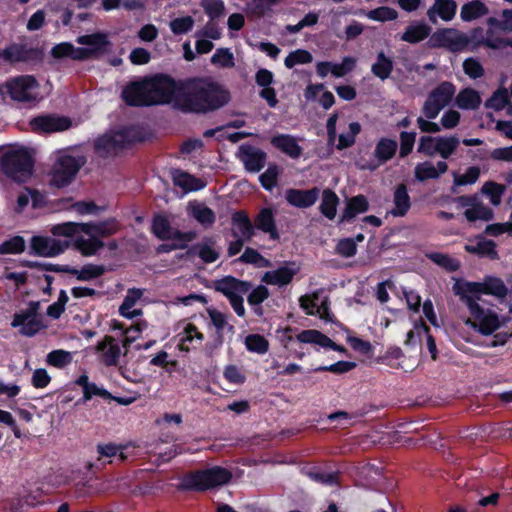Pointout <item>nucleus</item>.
<instances>
[{
  "instance_id": "34",
  "label": "nucleus",
  "mask_w": 512,
  "mask_h": 512,
  "mask_svg": "<svg viewBox=\"0 0 512 512\" xmlns=\"http://www.w3.org/2000/svg\"><path fill=\"white\" fill-rule=\"evenodd\" d=\"M73 246L83 256H92L104 246V243L94 235H88V238L78 236L73 242Z\"/></svg>"
},
{
  "instance_id": "51",
  "label": "nucleus",
  "mask_w": 512,
  "mask_h": 512,
  "mask_svg": "<svg viewBox=\"0 0 512 512\" xmlns=\"http://www.w3.org/2000/svg\"><path fill=\"white\" fill-rule=\"evenodd\" d=\"M505 190L504 185L488 181L482 186L481 192L490 198L493 205L498 206L501 203V198Z\"/></svg>"
},
{
  "instance_id": "43",
  "label": "nucleus",
  "mask_w": 512,
  "mask_h": 512,
  "mask_svg": "<svg viewBox=\"0 0 512 512\" xmlns=\"http://www.w3.org/2000/svg\"><path fill=\"white\" fill-rule=\"evenodd\" d=\"M464 215L469 222L477 220L489 221L493 218V211L478 199L474 206L469 210H465Z\"/></svg>"
},
{
  "instance_id": "45",
  "label": "nucleus",
  "mask_w": 512,
  "mask_h": 512,
  "mask_svg": "<svg viewBox=\"0 0 512 512\" xmlns=\"http://www.w3.org/2000/svg\"><path fill=\"white\" fill-rule=\"evenodd\" d=\"M51 54L55 58H63L70 57L72 59H86L87 51H82V49L75 48L70 43H60L53 47Z\"/></svg>"
},
{
  "instance_id": "2",
  "label": "nucleus",
  "mask_w": 512,
  "mask_h": 512,
  "mask_svg": "<svg viewBox=\"0 0 512 512\" xmlns=\"http://www.w3.org/2000/svg\"><path fill=\"white\" fill-rule=\"evenodd\" d=\"M230 101V93L222 86L203 78L178 82L176 108L184 112L206 113Z\"/></svg>"
},
{
  "instance_id": "31",
  "label": "nucleus",
  "mask_w": 512,
  "mask_h": 512,
  "mask_svg": "<svg viewBox=\"0 0 512 512\" xmlns=\"http://www.w3.org/2000/svg\"><path fill=\"white\" fill-rule=\"evenodd\" d=\"M33 54L34 51L25 45L13 44L0 51V58L7 62L15 63L27 61Z\"/></svg>"
},
{
  "instance_id": "48",
  "label": "nucleus",
  "mask_w": 512,
  "mask_h": 512,
  "mask_svg": "<svg viewBox=\"0 0 512 512\" xmlns=\"http://www.w3.org/2000/svg\"><path fill=\"white\" fill-rule=\"evenodd\" d=\"M241 263L252 264L258 268H267L271 262L264 258L257 250L247 247L238 259Z\"/></svg>"
},
{
  "instance_id": "32",
  "label": "nucleus",
  "mask_w": 512,
  "mask_h": 512,
  "mask_svg": "<svg viewBox=\"0 0 512 512\" xmlns=\"http://www.w3.org/2000/svg\"><path fill=\"white\" fill-rule=\"evenodd\" d=\"M255 227L264 233H268L271 239H278L279 234L275 225L272 210L269 208L262 209L255 218Z\"/></svg>"
},
{
  "instance_id": "9",
  "label": "nucleus",
  "mask_w": 512,
  "mask_h": 512,
  "mask_svg": "<svg viewBox=\"0 0 512 512\" xmlns=\"http://www.w3.org/2000/svg\"><path fill=\"white\" fill-rule=\"evenodd\" d=\"M469 37L454 28H443L435 31L428 44L432 48H445L451 52L463 51L469 44Z\"/></svg>"
},
{
  "instance_id": "50",
  "label": "nucleus",
  "mask_w": 512,
  "mask_h": 512,
  "mask_svg": "<svg viewBox=\"0 0 512 512\" xmlns=\"http://www.w3.org/2000/svg\"><path fill=\"white\" fill-rule=\"evenodd\" d=\"M72 353L65 350H53L48 353L46 362L56 368H64L72 362Z\"/></svg>"
},
{
  "instance_id": "30",
  "label": "nucleus",
  "mask_w": 512,
  "mask_h": 512,
  "mask_svg": "<svg viewBox=\"0 0 512 512\" xmlns=\"http://www.w3.org/2000/svg\"><path fill=\"white\" fill-rule=\"evenodd\" d=\"M143 296V290L138 288H132L127 291V294L123 300V303L119 307V313L129 319L140 316L142 314V310L133 309L136 302L140 300Z\"/></svg>"
},
{
  "instance_id": "42",
  "label": "nucleus",
  "mask_w": 512,
  "mask_h": 512,
  "mask_svg": "<svg viewBox=\"0 0 512 512\" xmlns=\"http://www.w3.org/2000/svg\"><path fill=\"white\" fill-rule=\"evenodd\" d=\"M488 7L477 0L466 3L461 8L460 16L464 21H471L488 14Z\"/></svg>"
},
{
  "instance_id": "37",
  "label": "nucleus",
  "mask_w": 512,
  "mask_h": 512,
  "mask_svg": "<svg viewBox=\"0 0 512 512\" xmlns=\"http://www.w3.org/2000/svg\"><path fill=\"white\" fill-rule=\"evenodd\" d=\"M294 274L292 269L281 267L277 270L266 272L262 277V281L270 285L283 286L292 281Z\"/></svg>"
},
{
  "instance_id": "54",
  "label": "nucleus",
  "mask_w": 512,
  "mask_h": 512,
  "mask_svg": "<svg viewBox=\"0 0 512 512\" xmlns=\"http://www.w3.org/2000/svg\"><path fill=\"white\" fill-rule=\"evenodd\" d=\"M361 131V125L358 122H351L349 124V133L341 134L339 136L337 149L343 150L345 148L351 147L355 143V137Z\"/></svg>"
},
{
  "instance_id": "6",
  "label": "nucleus",
  "mask_w": 512,
  "mask_h": 512,
  "mask_svg": "<svg viewBox=\"0 0 512 512\" xmlns=\"http://www.w3.org/2000/svg\"><path fill=\"white\" fill-rule=\"evenodd\" d=\"M149 105L172 102L176 107L178 83L168 76L145 79Z\"/></svg>"
},
{
  "instance_id": "18",
  "label": "nucleus",
  "mask_w": 512,
  "mask_h": 512,
  "mask_svg": "<svg viewBox=\"0 0 512 512\" xmlns=\"http://www.w3.org/2000/svg\"><path fill=\"white\" fill-rule=\"evenodd\" d=\"M231 223V234L233 237H239L247 241H251L255 234V227L244 211L233 213Z\"/></svg>"
},
{
  "instance_id": "47",
  "label": "nucleus",
  "mask_w": 512,
  "mask_h": 512,
  "mask_svg": "<svg viewBox=\"0 0 512 512\" xmlns=\"http://www.w3.org/2000/svg\"><path fill=\"white\" fill-rule=\"evenodd\" d=\"M460 144V141L455 136H438L437 137V154L442 159H448L454 154Z\"/></svg>"
},
{
  "instance_id": "17",
  "label": "nucleus",
  "mask_w": 512,
  "mask_h": 512,
  "mask_svg": "<svg viewBox=\"0 0 512 512\" xmlns=\"http://www.w3.org/2000/svg\"><path fill=\"white\" fill-rule=\"evenodd\" d=\"M123 100L130 106H149L146 81L133 82L122 91Z\"/></svg>"
},
{
  "instance_id": "64",
  "label": "nucleus",
  "mask_w": 512,
  "mask_h": 512,
  "mask_svg": "<svg viewBox=\"0 0 512 512\" xmlns=\"http://www.w3.org/2000/svg\"><path fill=\"white\" fill-rule=\"evenodd\" d=\"M25 242L22 237L16 236L0 245L1 254L20 253L24 251Z\"/></svg>"
},
{
  "instance_id": "8",
  "label": "nucleus",
  "mask_w": 512,
  "mask_h": 512,
  "mask_svg": "<svg viewBox=\"0 0 512 512\" xmlns=\"http://www.w3.org/2000/svg\"><path fill=\"white\" fill-rule=\"evenodd\" d=\"M456 92L455 86L448 81L440 83L425 100L422 112L427 119H435L440 111L449 105Z\"/></svg>"
},
{
  "instance_id": "53",
  "label": "nucleus",
  "mask_w": 512,
  "mask_h": 512,
  "mask_svg": "<svg viewBox=\"0 0 512 512\" xmlns=\"http://www.w3.org/2000/svg\"><path fill=\"white\" fill-rule=\"evenodd\" d=\"M84 223L66 222L55 225L51 228V233L54 236L72 237L79 232H82Z\"/></svg>"
},
{
  "instance_id": "46",
  "label": "nucleus",
  "mask_w": 512,
  "mask_h": 512,
  "mask_svg": "<svg viewBox=\"0 0 512 512\" xmlns=\"http://www.w3.org/2000/svg\"><path fill=\"white\" fill-rule=\"evenodd\" d=\"M392 70L393 61L391 58L387 57L383 52L378 53L377 61L371 67L372 73L381 80H385L390 77Z\"/></svg>"
},
{
  "instance_id": "7",
  "label": "nucleus",
  "mask_w": 512,
  "mask_h": 512,
  "mask_svg": "<svg viewBox=\"0 0 512 512\" xmlns=\"http://www.w3.org/2000/svg\"><path fill=\"white\" fill-rule=\"evenodd\" d=\"M11 326L19 328L20 334L32 337L45 328L43 316L40 313V302L32 301L28 307L14 315Z\"/></svg>"
},
{
  "instance_id": "29",
  "label": "nucleus",
  "mask_w": 512,
  "mask_h": 512,
  "mask_svg": "<svg viewBox=\"0 0 512 512\" xmlns=\"http://www.w3.org/2000/svg\"><path fill=\"white\" fill-rule=\"evenodd\" d=\"M271 143L293 159L299 158L302 154V148L298 145L296 139L290 135L275 136L272 138Z\"/></svg>"
},
{
  "instance_id": "20",
  "label": "nucleus",
  "mask_w": 512,
  "mask_h": 512,
  "mask_svg": "<svg viewBox=\"0 0 512 512\" xmlns=\"http://www.w3.org/2000/svg\"><path fill=\"white\" fill-rule=\"evenodd\" d=\"M457 4L454 0H435L428 9L427 17L433 24L437 23V16L444 21H450L456 14Z\"/></svg>"
},
{
  "instance_id": "44",
  "label": "nucleus",
  "mask_w": 512,
  "mask_h": 512,
  "mask_svg": "<svg viewBox=\"0 0 512 512\" xmlns=\"http://www.w3.org/2000/svg\"><path fill=\"white\" fill-rule=\"evenodd\" d=\"M207 313H208L213 325L215 326V328L217 330V338L215 340L214 348H219L223 343V334H222L223 328L225 326H228L229 330H233V326L228 325L226 316L222 312H220L216 309H213V308H209V309H207Z\"/></svg>"
},
{
  "instance_id": "39",
  "label": "nucleus",
  "mask_w": 512,
  "mask_h": 512,
  "mask_svg": "<svg viewBox=\"0 0 512 512\" xmlns=\"http://www.w3.org/2000/svg\"><path fill=\"white\" fill-rule=\"evenodd\" d=\"M339 198L335 192L325 189L322 194V201L319 206L321 213L330 220H333L337 213Z\"/></svg>"
},
{
  "instance_id": "15",
  "label": "nucleus",
  "mask_w": 512,
  "mask_h": 512,
  "mask_svg": "<svg viewBox=\"0 0 512 512\" xmlns=\"http://www.w3.org/2000/svg\"><path fill=\"white\" fill-rule=\"evenodd\" d=\"M238 156L249 172H259L266 163L267 155L264 151L251 145H241Z\"/></svg>"
},
{
  "instance_id": "36",
  "label": "nucleus",
  "mask_w": 512,
  "mask_h": 512,
  "mask_svg": "<svg viewBox=\"0 0 512 512\" xmlns=\"http://www.w3.org/2000/svg\"><path fill=\"white\" fill-rule=\"evenodd\" d=\"M173 182L176 186L183 188L185 191L199 190L204 187V183L192 175L181 170H173L171 172Z\"/></svg>"
},
{
  "instance_id": "4",
  "label": "nucleus",
  "mask_w": 512,
  "mask_h": 512,
  "mask_svg": "<svg viewBox=\"0 0 512 512\" xmlns=\"http://www.w3.org/2000/svg\"><path fill=\"white\" fill-rule=\"evenodd\" d=\"M0 161L3 173L16 182H25L32 174L33 161L26 149H10Z\"/></svg>"
},
{
  "instance_id": "22",
  "label": "nucleus",
  "mask_w": 512,
  "mask_h": 512,
  "mask_svg": "<svg viewBox=\"0 0 512 512\" xmlns=\"http://www.w3.org/2000/svg\"><path fill=\"white\" fill-rule=\"evenodd\" d=\"M398 144L395 140L389 138H381L376 144L374 155L378 160V164L363 166V169L374 170L380 164H383L390 160L397 151Z\"/></svg>"
},
{
  "instance_id": "3",
  "label": "nucleus",
  "mask_w": 512,
  "mask_h": 512,
  "mask_svg": "<svg viewBox=\"0 0 512 512\" xmlns=\"http://www.w3.org/2000/svg\"><path fill=\"white\" fill-rule=\"evenodd\" d=\"M231 477L227 469L213 467L185 476L178 485V489L204 491L228 483Z\"/></svg>"
},
{
  "instance_id": "1",
  "label": "nucleus",
  "mask_w": 512,
  "mask_h": 512,
  "mask_svg": "<svg viewBox=\"0 0 512 512\" xmlns=\"http://www.w3.org/2000/svg\"><path fill=\"white\" fill-rule=\"evenodd\" d=\"M453 290L466 305L470 313V316L464 320L465 325L481 335H492L509 321V318L501 320L496 312L491 309H485L480 305L483 294L494 296L499 300L506 298L508 288L502 279L488 276L482 282L457 283L454 285Z\"/></svg>"
},
{
  "instance_id": "59",
  "label": "nucleus",
  "mask_w": 512,
  "mask_h": 512,
  "mask_svg": "<svg viewBox=\"0 0 512 512\" xmlns=\"http://www.w3.org/2000/svg\"><path fill=\"white\" fill-rule=\"evenodd\" d=\"M194 26L191 16L175 18L170 22V29L175 35L188 33Z\"/></svg>"
},
{
  "instance_id": "21",
  "label": "nucleus",
  "mask_w": 512,
  "mask_h": 512,
  "mask_svg": "<svg viewBox=\"0 0 512 512\" xmlns=\"http://www.w3.org/2000/svg\"><path fill=\"white\" fill-rule=\"evenodd\" d=\"M447 170L448 165L445 161H438L436 165L425 161L416 165L414 176L416 180L424 182L429 179H438L442 174L446 173Z\"/></svg>"
},
{
  "instance_id": "16",
  "label": "nucleus",
  "mask_w": 512,
  "mask_h": 512,
  "mask_svg": "<svg viewBox=\"0 0 512 512\" xmlns=\"http://www.w3.org/2000/svg\"><path fill=\"white\" fill-rule=\"evenodd\" d=\"M32 129L37 132H58L70 127L71 122L68 118L44 115L31 120Z\"/></svg>"
},
{
  "instance_id": "10",
  "label": "nucleus",
  "mask_w": 512,
  "mask_h": 512,
  "mask_svg": "<svg viewBox=\"0 0 512 512\" xmlns=\"http://www.w3.org/2000/svg\"><path fill=\"white\" fill-rule=\"evenodd\" d=\"M83 164L82 158L69 155L59 157L52 169V183L57 187L68 185Z\"/></svg>"
},
{
  "instance_id": "56",
  "label": "nucleus",
  "mask_w": 512,
  "mask_h": 512,
  "mask_svg": "<svg viewBox=\"0 0 512 512\" xmlns=\"http://www.w3.org/2000/svg\"><path fill=\"white\" fill-rule=\"evenodd\" d=\"M313 57L310 52L302 49L295 50L291 52L286 58H285V66L287 68H292L296 64H307L312 62Z\"/></svg>"
},
{
  "instance_id": "38",
  "label": "nucleus",
  "mask_w": 512,
  "mask_h": 512,
  "mask_svg": "<svg viewBox=\"0 0 512 512\" xmlns=\"http://www.w3.org/2000/svg\"><path fill=\"white\" fill-rule=\"evenodd\" d=\"M369 209V204L365 196L357 195L350 198L347 202L346 209L342 215L341 221H349L357 214L364 213Z\"/></svg>"
},
{
  "instance_id": "11",
  "label": "nucleus",
  "mask_w": 512,
  "mask_h": 512,
  "mask_svg": "<svg viewBox=\"0 0 512 512\" xmlns=\"http://www.w3.org/2000/svg\"><path fill=\"white\" fill-rule=\"evenodd\" d=\"M130 142L131 138L127 131H117L99 137L94 146L100 156L107 157L116 154Z\"/></svg>"
},
{
  "instance_id": "40",
  "label": "nucleus",
  "mask_w": 512,
  "mask_h": 512,
  "mask_svg": "<svg viewBox=\"0 0 512 512\" xmlns=\"http://www.w3.org/2000/svg\"><path fill=\"white\" fill-rule=\"evenodd\" d=\"M64 270L66 273L75 275L77 279L81 281H89L103 275L105 272L103 266L94 264L85 265L81 270L66 266Z\"/></svg>"
},
{
  "instance_id": "24",
  "label": "nucleus",
  "mask_w": 512,
  "mask_h": 512,
  "mask_svg": "<svg viewBox=\"0 0 512 512\" xmlns=\"http://www.w3.org/2000/svg\"><path fill=\"white\" fill-rule=\"evenodd\" d=\"M119 230V224L115 219H108L98 223H84L82 232L86 235H94L98 237H109L114 235Z\"/></svg>"
},
{
  "instance_id": "58",
  "label": "nucleus",
  "mask_w": 512,
  "mask_h": 512,
  "mask_svg": "<svg viewBox=\"0 0 512 512\" xmlns=\"http://www.w3.org/2000/svg\"><path fill=\"white\" fill-rule=\"evenodd\" d=\"M480 176V169L476 166L469 167L464 174H454L453 183L455 186L474 184Z\"/></svg>"
},
{
  "instance_id": "52",
  "label": "nucleus",
  "mask_w": 512,
  "mask_h": 512,
  "mask_svg": "<svg viewBox=\"0 0 512 512\" xmlns=\"http://www.w3.org/2000/svg\"><path fill=\"white\" fill-rule=\"evenodd\" d=\"M192 216L202 225L211 226L215 222L214 212L203 205L197 204L191 207Z\"/></svg>"
},
{
  "instance_id": "62",
  "label": "nucleus",
  "mask_w": 512,
  "mask_h": 512,
  "mask_svg": "<svg viewBox=\"0 0 512 512\" xmlns=\"http://www.w3.org/2000/svg\"><path fill=\"white\" fill-rule=\"evenodd\" d=\"M335 251L338 255L349 258L356 254L357 246L355 240L352 238H344L341 239L335 248Z\"/></svg>"
},
{
  "instance_id": "41",
  "label": "nucleus",
  "mask_w": 512,
  "mask_h": 512,
  "mask_svg": "<svg viewBox=\"0 0 512 512\" xmlns=\"http://www.w3.org/2000/svg\"><path fill=\"white\" fill-rule=\"evenodd\" d=\"M456 104L461 109H477L481 103L478 92L471 88H466L456 96Z\"/></svg>"
},
{
  "instance_id": "19",
  "label": "nucleus",
  "mask_w": 512,
  "mask_h": 512,
  "mask_svg": "<svg viewBox=\"0 0 512 512\" xmlns=\"http://www.w3.org/2000/svg\"><path fill=\"white\" fill-rule=\"evenodd\" d=\"M320 190L316 187L309 190L289 189L286 191L287 202L298 208H308L318 199Z\"/></svg>"
},
{
  "instance_id": "55",
  "label": "nucleus",
  "mask_w": 512,
  "mask_h": 512,
  "mask_svg": "<svg viewBox=\"0 0 512 512\" xmlns=\"http://www.w3.org/2000/svg\"><path fill=\"white\" fill-rule=\"evenodd\" d=\"M245 345L248 350L259 354L266 353L269 348L268 341L258 334L248 335L245 338Z\"/></svg>"
},
{
  "instance_id": "28",
  "label": "nucleus",
  "mask_w": 512,
  "mask_h": 512,
  "mask_svg": "<svg viewBox=\"0 0 512 512\" xmlns=\"http://www.w3.org/2000/svg\"><path fill=\"white\" fill-rule=\"evenodd\" d=\"M298 341L302 343H312L317 344L325 348H332L333 350L343 351L344 348L338 346L334 343L329 337L322 334L318 330H304L300 334L297 335Z\"/></svg>"
},
{
  "instance_id": "27",
  "label": "nucleus",
  "mask_w": 512,
  "mask_h": 512,
  "mask_svg": "<svg viewBox=\"0 0 512 512\" xmlns=\"http://www.w3.org/2000/svg\"><path fill=\"white\" fill-rule=\"evenodd\" d=\"M431 33V27L424 22L409 24L400 39L410 44H416L426 39Z\"/></svg>"
},
{
  "instance_id": "63",
  "label": "nucleus",
  "mask_w": 512,
  "mask_h": 512,
  "mask_svg": "<svg viewBox=\"0 0 512 512\" xmlns=\"http://www.w3.org/2000/svg\"><path fill=\"white\" fill-rule=\"evenodd\" d=\"M397 16V11L390 7H379L368 13V17L376 21H391L395 20Z\"/></svg>"
},
{
  "instance_id": "5",
  "label": "nucleus",
  "mask_w": 512,
  "mask_h": 512,
  "mask_svg": "<svg viewBox=\"0 0 512 512\" xmlns=\"http://www.w3.org/2000/svg\"><path fill=\"white\" fill-rule=\"evenodd\" d=\"M2 94L18 102H34L39 96V83L31 75H21L8 80L0 89Z\"/></svg>"
},
{
  "instance_id": "14",
  "label": "nucleus",
  "mask_w": 512,
  "mask_h": 512,
  "mask_svg": "<svg viewBox=\"0 0 512 512\" xmlns=\"http://www.w3.org/2000/svg\"><path fill=\"white\" fill-rule=\"evenodd\" d=\"M212 287L215 291L231 299L239 294L247 293L252 288V285L250 282L239 280L233 276H225L213 281Z\"/></svg>"
},
{
  "instance_id": "13",
  "label": "nucleus",
  "mask_w": 512,
  "mask_h": 512,
  "mask_svg": "<svg viewBox=\"0 0 512 512\" xmlns=\"http://www.w3.org/2000/svg\"><path fill=\"white\" fill-rule=\"evenodd\" d=\"M69 246V241L53 237L34 236L31 239V249L41 257H55L62 254Z\"/></svg>"
},
{
  "instance_id": "12",
  "label": "nucleus",
  "mask_w": 512,
  "mask_h": 512,
  "mask_svg": "<svg viewBox=\"0 0 512 512\" xmlns=\"http://www.w3.org/2000/svg\"><path fill=\"white\" fill-rule=\"evenodd\" d=\"M152 231L160 240L174 239L184 243L193 241L197 236L193 231L183 233L178 230H174L171 227L169 220L162 215H157L153 218Z\"/></svg>"
},
{
  "instance_id": "61",
  "label": "nucleus",
  "mask_w": 512,
  "mask_h": 512,
  "mask_svg": "<svg viewBox=\"0 0 512 512\" xmlns=\"http://www.w3.org/2000/svg\"><path fill=\"white\" fill-rule=\"evenodd\" d=\"M428 257L435 264L447 269L448 271H456L460 267V264L457 260L449 257L446 254L431 253Z\"/></svg>"
},
{
  "instance_id": "60",
  "label": "nucleus",
  "mask_w": 512,
  "mask_h": 512,
  "mask_svg": "<svg viewBox=\"0 0 512 512\" xmlns=\"http://www.w3.org/2000/svg\"><path fill=\"white\" fill-rule=\"evenodd\" d=\"M417 151L427 157L435 156L437 154V137L422 136L419 139Z\"/></svg>"
},
{
  "instance_id": "23",
  "label": "nucleus",
  "mask_w": 512,
  "mask_h": 512,
  "mask_svg": "<svg viewBox=\"0 0 512 512\" xmlns=\"http://www.w3.org/2000/svg\"><path fill=\"white\" fill-rule=\"evenodd\" d=\"M96 350L102 352L101 360L106 366L117 364L121 350L113 337L105 336L104 339L98 343Z\"/></svg>"
},
{
  "instance_id": "26",
  "label": "nucleus",
  "mask_w": 512,
  "mask_h": 512,
  "mask_svg": "<svg viewBox=\"0 0 512 512\" xmlns=\"http://www.w3.org/2000/svg\"><path fill=\"white\" fill-rule=\"evenodd\" d=\"M465 250L468 253L476 254L479 257H485L490 260H496L499 258L496 250V243L485 238H478L475 243L465 245Z\"/></svg>"
},
{
  "instance_id": "35",
  "label": "nucleus",
  "mask_w": 512,
  "mask_h": 512,
  "mask_svg": "<svg viewBox=\"0 0 512 512\" xmlns=\"http://www.w3.org/2000/svg\"><path fill=\"white\" fill-rule=\"evenodd\" d=\"M77 42L81 45L88 46L87 49H82V51H87V58L94 52L103 49L109 42L107 39V35L104 33H94L90 35H83L78 37Z\"/></svg>"
},
{
  "instance_id": "57",
  "label": "nucleus",
  "mask_w": 512,
  "mask_h": 512,
  "mask_svg": "<svg viewBox=\"0 0 512 512\" xmlns=\"http://www.w3.org/2000/svg\"><path fill=\"white\" fill-rule=\"evenodd\" d=\"M211 63L224 68L234 67V57L229 49L219 48L211 57Z\"/></svg>"
},
{
  "instance_id": "49",
  "label": "nucleus",
  "mask_w": 512,
  "mask_h": 512,
  "mask_svg": "<svg viewBox=\"0 0 512 512\" xmlns=\"http://www.w3.org/2000/svg\"><path fill=\"white\" fill-rule=\"evenodd\" d=\"M509 102L508 90L504 87L496 90L492 96L485 102L486 108H491L495 111L503 110Z\"/></svg>"
},
{
  "instance_id": "25",
  "label": "nucleus",
  "mask_w": 512,
  "mask_h": 512,
  "mask_svg": "<svg viewBox=\"0 0 512 512\" xmlns=\"http://www.w3.org/2000/svg\"><path fill=\"white\" fill-rule=\"evenodd\" d=\"M215 240L212 238H206L202 242L193 245L188 253L190 255L197 254L204 263H213L219 256V251L215 248Z\"/></svg>"
},
{
  "instance_id": "33",
  "label": "nucleus",
  "mask_w": 512,
  "mask_h": 512,
  "mask_svg": "<svg viewBox=\"0 0 512 512\" xmlns=\"http://www.w3.org/2000/svg\"><path fill=\"white\" fill-rule=\"evenodd\" d=\"M394 208L390 211L393 216H404L410 209V197L404 184H399L394 191Z\"/></svg>"
}]
</instances>
